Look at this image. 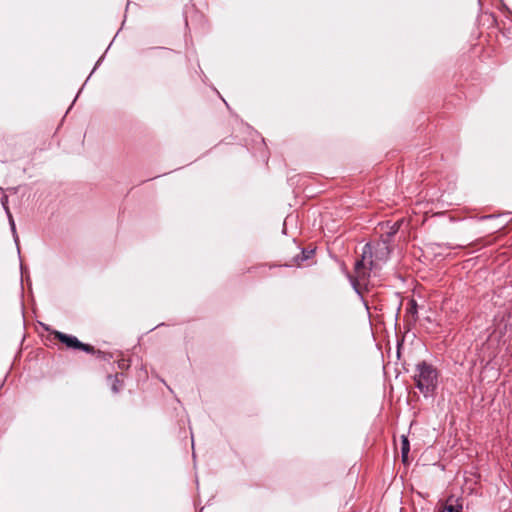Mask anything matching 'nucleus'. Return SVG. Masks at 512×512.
I'll use <instances>...</instances> for the list:
<instances>
[{"instance_id": "39448f33", "label": "nucleus", "mask_w": 512, "mask_h": 512, "mask_svg": "<svg viewBox=\"0 0 512 512\" xmlns=\"http://www.w3.org/2000/svg\"><path fill=\"white\" fill-rule=\"evenodd\" d=\"M401 453H402V460L405 463L408 459V453H409V441L406 436H402Z\"/></svg>"}, {"instance_id": "f03ea898", "label": "nucleus", "mask_w": 512, "mask_h": 512, "mask_svg": "<svg viewBox=\"0 0 512 512\" xmlns=\"http://www.w3.org/2000/svg\"><path fill=\"white\" fill-rule=\"evenodd\" d=\"M413 378L420 392L424 396H428L437 386L438 373L432 365L421 362L416 365Z\"/></svg>"}, {"instance_id": "20e7f679", "label": "nucleus", "mask_w": 512, "mask_h": 512, "mask_svg": "<svg viewBox=\"0 0 512 512\" xmlns=\"http://www.w3.org/2000/svg\"><path fill=\"white\" fill-rule=\"evenodd\" d=\"M389 255V248L386 243L378 244L377 249L375 251V262L378 260L385 261Z\"/></svg>"}, {"instance_id": "7ed1b4c3", "label": "nucleus", "mask_w": 512, "mask_h": 512, "mask_svg": "<svg viewBox=\"0 0 512 512\" xmlns=\"http://www.w3.org/2000/svg\"><path fill=\"white\" fill-rule=\"evenodd\" d=\"M56 337L64 344H66L68 347L70 348H75V349H81V350H84L86 352H91L93 350V347L87 345V344H83L81 343L76 337L74 336H70V335H66L64 333H61V332H56Z\"/></svg>"}, {"instance_id": "f257e3e1", "label": "nucleus", "mask_w": 512, "mask_h": 512, "mask_svg": "<svg viewBox=\"0 0 512 512\" xmlns=\"http://www.w3.org/2000/svg\"><path fill=\"white\" fill-rule=\"evenodd\" d=\"M371 257V246L366 244L363 249L362 259L358 260L355 264V275L349 276L350 282L358 294H361L362 289L367 288L370 272L378 266V263L373 261Z\"/></svg>"}, {"instance_id": "423d86ee", "label": "nucleus", "mask_w": 512, "mask_h": 512, "mask_svg": "<svg viewBox=\"0 0 512 512\" xmlns=\"http://www.w3.org/2000/svg\"><path fill=\"white\" fill-rule=\"evenodd\" d=\"M1 203L8 215V218H9V222H10V225H11V229L13 232H15V224H14V220H13V217L9 211V208L7 206V203H8V197L7 196H3L2 199H1Z\"/></svg>"}, {"instance_id": "6e6552de", "label": "nucleus", "mask_w": 512, "mask_h": 512, "mask_svg": "<svg viewBox=\"0 0 512 512\" xmlns=\"http://www.w3.org/2000/svg\"><path fill=\"white\" fill-rule=\"evenodd\" d=\"M118 384H119V380L118 379H114L113 380V384H112V390L115 393L119 391Z\"/></svg>"}, {"instance_id": "0eeeda50", "label": "nucleus", "mask_w": 512, "mask_h": 512, "mask_svg": "<svg viewBox=\"0 0 512 512\" xmlns=\"http://www.w3.org/2000/svg\"><path fill=\"white\" fill-rule=\"evenodd\" d=\"M461 508H462V505L448 504L447 506H445L443 509L439 510L438 512H460Z\"/></svg>"}]
</instances>
